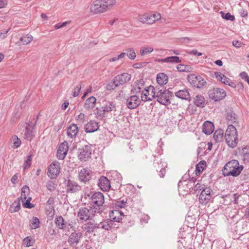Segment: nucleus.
Masks as SVG:
<instances>
[{"label": "nucleus", "instance_id": "obj_1", "mask_svg": "<svg viewBox=\"0 0 249 249\" xmlns=\"http://www.w3.org/2000/svg\"><path fill=\"white\" fill-rule=\"evenodd\" d=\"M149 89H152L154 99L157 98V101L160 104L167 105L170 104V98L172 96V92L164 88L154 87L150 86Z\"/></svg>", "mask_w": 249, "mask_h": 249}, {"label": "nucleus", "instance_id": "obj_2", "mask_svg": "<svg viewBox=\"0 0 249 249\" xmlns=\"http://www.w3.org/2000/svg\"><path fill=\"white\" fill-rule=\"evenodd\" d=\"M225 140L227 145L231 148L237 146L238 136L236 128L232 124L228 125L225 134Z\"/></svg>", "mask_w": 249, "mask_h": 249}, {"label": "nucleus", "instance_id": "obj_3", "mask_svg": "<svg viewBox=\"0 0 249 249\" xmlns=\"http://www.w3.org/2000/svg\"><path fill=\"white\" fill-rule=\"evenodd\" d=\"M242 169L243 167L239 166V162L237 160H232L226 164L222 172L224 176L236 177L240 174Z\"/></svg>", "mask_w": 249, "mask_h": 249}, {"label": "nucleus", "instance_id": "obj_4", "mask_svg": "<svg viewBox=\"0 0 249 249\" xmlns=\"http://www.w3.org/2000/svg\"><path fill=\"white\" fill-rule=\"evenodd\" d=\"M88 196L90 197V205L93 206V208L97 209L99 213L102 212L101 208L105 202L103 194L99 192H91Z\"/></svg>", "mask_w": 249, "mask_h": 249}, {"label": "nucleus", "instance_id": "obj_5", "mask_svg": "<svg viewBox=\"0 0 249 249\" xmlns=\"http://www.w3.org/2000/svg\"><path fill=\"white\" fill-rule=\"evenodd\" d=\"M116 104L114 102L105 101L102 107L96 108L95 114L98 117L103 118L106 113L116 111Z\"/></svg>", "mask_w": 249, "mask_h": 249}, {"label": "nucleus", "instance_id": "obj_6", "mask_svg": "<svg viewBox=\"0 0 249 249\" xmlns=\"http://www.w3.org/2000/svg\"><path fill=\"white\" fill-rule=\"evenodd\" d=\"M96 213H99L98 211L92 207H90L89 209L80 208L77 213V217L80 220L86 221L91 219Z\"/></svg>", "mask_w": 249, "mask_h": 249}, {"label": "nucleus", "instance_id": "obj_7", "mask_svg": "<svg viewBox=\"0 0 249 249\" xmlns=\"http://www.w3.org/2000/svg\"><path fill=\"white\" fill-rule=\"evenodd\" d=\"M160 14L158 13H145L140 15L138 17V20L143 23L151 24L155 21L160 19Z\"/></svg>", "mask_w": 249, "mask_h": 249}, {"label": "nucleus", "instance_id": "obj_8", "mask_svg": "<svg viewBox=\"0 0 249 249\" xmlns=\"http://www.w3.org/2000/svg\"><path fill=\"white\" fill-rule=\"evenodd\" d=\"M208 94L211 99L218 101L223 99L226 97V92L223 89L216 88L210 90Z\"/></svg>", "mask_w": 249, "mask_h": 249}, {"label": "nucleus", "instance_id": "obj_9", "mask_svg": "<svg viewBox=\"0 0 249 249\" xmlns=\"http://www.w3.org/2000/svg\"><path fill=\"white\" fill-rule=\"evenodd\" d=\"M131 78V75L128 73H123L116 76L113 80V85L114 88L123 85L129 82Z\"/></svg>", "mask_w": 249, "mask_h": 249}, {"label": "nucleus", "instance_id": "obj_10", "mask_svg": "<svg viewBox=\"0 0 249 249\" xmlns=\"http://www.w3.org/2000/svg\"><path fill=\"white\" fill-rule=\"evenodd\" d=\"M188 81L194 87L202 88L206 84V81L200 76L190 74L187 77Z\"/></svg>", "mask_w": 249, "mask_h": 249}, {"label": "nucleus", "instance_id": "obj_11", "mask_svg": "<svg viewBox=\"0 0 249 249\" xmlns=\"http://www.w3.org/2000/svg\"><path fill=\"white\" fill-rule=\"evenodd\" d=\"M213 191L210 187L203 189L199 196V201L202 205H206L212 198Z\"/></svg>", "mask_w": 249, "mask_h": 249}, {"label": "nucleus", "instance_id": "obj_12", "mask_svg": "<svg viewBox=\"0 0 249 249\" xmlns=\"http://www.w3.org/2000/svg\"><path fill=\"white\" fill-rule=\"evenodd\" d=\"M65 184L67 193H75L82 190L81 187L77 182L70 178L65 180Z\"/></svg>", "mask_w": 249, "mask_h": 249}, {"label": "nucleus", "instance_id": "obj_13", "mask_svg": "<svg viewBox=\"0 0 249 249\" xmlns=\"http://www.w3.org/2000/svg\"><path fill=\"white\" fill-rule=\"evenodd\" d=\"M60 163L57 161H54L49 166L47 175L51 178H55L60 173Z\"/></svg>", "mask_w": 249, "mask_h": 249}, {"label": "nucleus", "instance_id": "obj_14", "mask_svg": "<svg viewBox=\"0 0 249 249\" xmlns=\"http://www.w3.org/2000/svg\"><path fill=\"white\" fill-rule=\"evenodd\" d=\"M90 145H85L79 149L78 157L81 161H86L90 158L91 154Z\"/></svg>", "mask_w": 249, "mask_h": 249}, {"label": "nucleus", "instance_id": "obj_15", "mask_svg": "<svg viewBox=\"0 0 249 249\" xmlns=\"http://www.w3.org/2000/svg\"><path fill=\"white\" fill-rule=\"evenodd\" d=\"M92 176V172L86 168H82L78 173V179L80 182L87 183L89 182Z\"/></svg>", "mask_w": 249, "mask_h": 249}, {"label": "nucleus", "instance_id": "obj_16", "mask_svg": "<svg viewBox=\"0 0 249 249\" xmlns=\"http://www.w3.org/2000/svg\"><path fill=\"white\" fill-rule=\"evenodd\" d=\"M141 100L137 95H132L126 100V106L129 109H132L137 108L141 104Z\"/></svg>", "mask_w": 249, "mask_h": 249}, {"label": "nucleus", "instance_id": "obj_17", "mask_svg": "<svg viewBox=\"0 0 249 249\" xmlns=\"http://www.w3.org/2000/svg\"><path fill=\"white\" fill-rule=\"evenodd\" d=\"M82 236L83 234L81 232H73L69 237L68 243L71 246L75 247L79 243Z\"/></svg>", "mask_w": 249, "mask_h": 249}, {"label": "nucleus", "instance_id": "obj_18", "mask_svg": "<svg viewBox=\"0 0 249 249\" xmlns=\"http://www.w3.org/2000/svg\"><path fill=\"white\" fill-rule=\"evenodd\" d=\"M69 150L68 143L64 142L59 146L57 151V158L60 160L64 159Z\"/></svg>", "mask_w": 249, "mask_h": 249}, {"label": "nucleus", "instance_id": "obj_19", "mask_svg": "<svg viewBox=\"0 0 249 249\" xmlns=\"http://www.w3.org/2000/svg\"><path fill=\"white\" fill-rule=\"evenodd\" d=\"M90 11L94 14L105 12V8L102 7L100 0H96L90 5Z\"/></svg>", "mask_w": 249, "mask_h": 249}, {"label": "nucleus", "instance_id": "obj_20", "mask_svg": "<svg viewBox=\"0 0 249 249\" xmlns=\"http://www.w3.org/2000/svg\"><path fill=\"white\" fill-rule=\"evenodd\" d=\"M214 75L217 79L222 83L232 87H234L235 86V84L232 82L230 78L226 77L221 72L216 71L214 72Z\"/></svg>", "mask_w": 249, "mask_h": 249}, {"label": "nucleus", "instance_id": "obj_21", "mask_svg": "<svg viewBox=\"0 0 249 249\" xmlns=\"http://www.w3.org/2000/svg\"><path fill=\"white\" fill-rule=\"evenodd\" d=\"M110 220L113 222H119L123 216H124V213L119 210H113L109 212Z\"/></svg>", "mask_w": 249, "mask_h": 249}, {"label": "nucleus", "instance_id": "obj_22", "mask_svg": "<svg viewBox=\"0 0 249 249\" xmlns=\"http://www.w3.org/2000/svg\"><path fill=\"white\" fill-rule=\"evenodd\" d=\"M99 125L98 123L94 120H90L85 125V131L86 133H92L98 130Z\"/></svg>", "mask_w": 249, "mask_h": 249}, {"label": "nucleus", "instance_id": "obj_23", "mask_svg": "<svg viewBox=\"0 0 249 249\" xmlns=\"http://www.w3.org/2000/svg\"><path fill=\"white\" fill-rule=\"evenodd\" d=\"M98 186L103 191H107L110 188V181L106 177L102 176L99 179Z\"/></svg>", "mask_w": 249, "mask_h": 249}, {"label": "nucleus", "instance_id": "obj_24", "mask_svg": "<svg viewBox=\"0 0 249 249\" xmlns=\"http://www.w3.org/2000/svg\"><path fill=\"white\" fill-rule=\"evenodd\" d=\"M97 223L89 221L83 226V229L89 233H91L98 228Z\"/></svg>", "mask_w": 249, "mask_h": 249}, {"label": "nucleus", "instance_id": "obj_25", "mask_svg": "<svg viewBox=\"0 0 249 249\" xmlns=\"http://www.w3.org/2000/svg\"><path fill=\"white\" fill-rule=\"evenodd\" d=\"M214 125L213 123L210 121H205L202 126V131L206 135H210L214 130Z\"/></svg>", "mask_w": 249, "mask_h": 249}, {"label": "nucleus", "instance_id": "obj_26", "mask_svg": "<svg viewBox=\"0 0 249 249\" xmlns=\"http://www.w3.org/2000/svg\"><path fill=\"white\" fill-rule=\"evenodd\" d=\"M96 103V98L94 96H91L86 100L84 107L86 109H91L95 107Z\"/></svg>", "mask_w": 249, "mask_h": 249}, {"label": "nucleus", "instance_id": "obj_27", "mask_svg": "<svg viewBox=\"0 0 249 249\" xmlns=\"http://www.w3.org/2000/svg\"><path fill=\"white\" fill-rule=\"evenodd\" d=\"M33 37L31 35L27 34L20 37L19 41L16 43V44L18 46L27 45L33 40Z\"/></svg>", "mask_w": 249, "mask_h": 249}, {"label": "nucleus", "instance_id": "obj_28", "mask_svg": "<svg viewBox=\"0 0 249 249\" xmlns=\"http://www.w3.org/2000/svg\"><path fill=\"white\" fill-rule=\"evenodd\" d=\"M78 132V128L77 125L74 124H71L68 128L67 135L71 138L75 137Z\"/></svg>", "mask_w": 249, "mask_h": 249}, {"label": "nucleus", "instance_id": "obj_29", "mask_svg": "<svg viewBox=\"0 0 249 249\" xmlns=\"http://www.w3.org/2000/svg\"><path fill=\"white\" fill-rule=\"evenodd\" d=\"M56 226L61 230H64L67 228V223L62 216H56L55 218Z\"/></svg>", "mask_w": 249, "mask_h": 249}, {"label": "nucleus", "instance_id": "obj_30", "mask_svg": "<svg viewBox=\"0 0 249 249\" xmlns=\"http://www.w3.org/2000/svg\"><path fill=\"white\" fill-rule=\"evenodd\" d=\"M168 81L167 75L164 73H160L157 75V82L160 86L166 84Z\"/></svg>", "mask_w": 249, "mask_h": 249}, {"label": "nucleus", "instance_id": "obj_31", "mask_svg": "<svg viewBox=\"0 0 249 249\" xmlns=\"http://www.w3.org/2000/svg\"><path fill=\"white\" fill-rule=\"evenodd\" d=\"M144 83L142 80H140L135 82L131 89L132 92L136 93H140L141 90L143 88Z\"/></svg>", "mask_w": 249, "mask_h": 249}, {"label": "nucleus", "instance_id": "obj_32", "mask_svg": "<svg viewBox=\"0 0 249 249\" xmlns=\"http://www.w3.org/2000/svg\"><path fill=\"white\" fill-rule=\"evenodd\" d=\"M98 229L102 228L105 230H109L112 228L113 223L110 220H106L97 224Z\"/></svg>", "mask_w": 249, "mask_h": 249}, {"label": "nucleus", "instance_id": "obj_33", "mask_svg": "<svg viewBox=\"0 0 249 249\" xmlns=\"http://www.w3.org/2000/svg\"><path fill=\"white\" fill-rule=\"evenodd\" d=\"M102 7L105 8V12L109 10L116 3L115 0H100Z\"/></svg>", "mask_w": 249, "mask_h": 249}, {"label": "nucleus", "instance_id": "obj_34", "mask_svg": "<svg viewBox=\"0 0 249 249\" xmlns=\"http://www.w3.org/2000/svg\"><path fill=\"white\" fill-rule=\"evenodd\" d=\"M175 95L182 99L188 100L190 99V94L186 89L178 90L176 92Z\"/></svg>", "mask_w": 249, "mask_h": 249}, {"label": "nucleus", "instance_id": "obj_35", "mask_svg": "<svg viewBox=\"0 0 249 249\" xmlns=\"http://www.w3.org/2000/svg\"><path fill=\"white\" fill-rule=\"evenodd\" d=\"M194 103L197 107H203L205 106V98L203 96L198 95L194 99Z\"/></svg>", "mask_w": 249, "mask_h": 249}, {"label": "nucleus", "instance_id": "obj_36", "mask_svg": "<svg viewBox=\"0 0 249 249\" xmlns=\"http://www.w3.org/2000/svg\"><path fill=\"white\" fill-rule=\"evenodd\" d=\"M224 131L222 129L216 130L213 134V139L216 142H221L223 140Z\"/></svg>", "mask_w": 249, "mask_h": 249}, {"label": "nucleus", "instance_id": "obj_37", "mask_svg": "<svg viewBox=\"0 0 249 249\" xmlns=\"http://www.w3.org/2000/svg\"><path fill=\"white\" fill-rule=\"evenodd\" d=\"M226 119L229 123H235L237 120V116L232 111L227 112Z\"/></svg>", "mask_w": 249, "mask_h": 249}, {"label": "nucleus", "instance_id": "obj_38", "mask_svg": "<svg viewBox=\"0 0 249 249\" xmlns=\"http://www.w3.org/2000/svg\"><path fill=\"white\" fill-rule=\"evenodd\" d=\"M162 62H169V63H178L181 62V60L179 57L177 56H172L170 57H167L165 58L162 59L160 61Z\"/></svg>", "mask_w": 249, "mask_h": 249}, {"label": "nucleus", "instance_id": "obj_39", "mask_svg": "<svg viewBox=\"0 0 249 249\" xmlns=\"http://www.w3.org/2000/svg\"><path fill=\"white\" fill-rule=\"evenodd\" d=\"M40 221L36 217H33L30 221V227L31 229H36L39 227Z\"/></svg>", "mask_w": 249, "mask_h": 249}, {"label": "nucleus", "instance_id": "obj_40", "mask_svg": "<svg viewBox=\"0 0 249 249\" xmlns=\"http://www.w3.org/2000/svg\"><path fill=\"white\" fill-rule=\"evenodd\" d=\"M206 166V162L205 161H201L196 165V174H200L204 170Z\"/></svg>", "mask_w": 249, "mask_h": 249}, {"label": "nucleus", "instance_id": "obj_41", "mask_svg": "<svg viewBox=\"0 0 249 249\" xmlns=\"http://www.w3.org/2000/svg\"><path fill=\"white\" fill-rule=\"evenodd\" d=\"M29 188L26 185L24 186L21 189L20 198L22 201L25 200L27 198V196L29 194Z\"/></svg>", "mask_w": 249, "mask_h": 249}, {"label": "nucleus", "instance_id": "obj_42", "mask_svg": "<svg viewBox=\"0 0 249 249\" xmlns=\"http://www.w3.org/2000/svg\"><path fill=\"white\" fill-rule=\"evenodd\" d=\"M153 50V48L151 47H143L140 50V53L142 56H144L152 53Z\"/></svg>", "mask_w": 249, "mask_h": 249}, {"label": "nucleus", "instance_id": "obj_43", "mask_svg": "<svg viewBox=\"0 0 249 249\" xmlns=\"http://www.w3.org/2000/svg\"><path fill=\"white\" fill-rule=\"evenodd\" d=\"M177 69L180 72H190L191 71V67L189 65L180 64L177 67Z\"/></svg>", "mask_w": 249, "mask_h": 249}, {"label": "nucleus", "instance_id": "obj_44", "mask_svg": "<svg viewBox=\"0 0 249 249\" xmlns=\"http://www.w3.org/2000/svg\"><path fill=\"white\" fill-rule=\"evenodd\" d=\"M147 90H144V92L142 94L141 100L143 102L152 101L154 99L153 94H152L151 96H148L147 94Z\"/></svg>", "mask_w": 249, "mask_h": 249}, {"label": "nucleus", "instance_id": "obj_45", "mask_svg": "<svg viewBox=\"0 0 249 249\" xmlns=\"http://www.w3.org/2000/svg\"><path fill=\"white\" fill-rule=\"evenodd\" d=\"M126 55L128 57V58L131 60H134L136 57V54L135 52V51L133 49L129 48L126 50Z\"/></svg>", "mask_w": 249, "mask_h": 249}, {"label": "nucleus", "instance_id": "obj_46", "mask_svg": "<svg viewBox=\"0 0 249 249\" xmlns=\"http://www.w3.org/2000/svg\"><path fill=\"white\" fill-rule=\"evenodd\" d=\"M20 209V205L19 203L13 204L9 208V212L11 213L18 211Z\"/></svg>", "mask_w": 249, "mask_h": 249}, {"label": "nucleus", "instance_id": "obj_47", "mask_svg": "<svg viewBox=\"0 0 249 249\" xmlns=\"http://www.w3.org/2000/svg\"><path fill=\"white\" fill-rule=\"evenodd\" d=\"M220 14L222 18L226 20L233 21L235 19L234 16L231 15L230 13L225 14L223 12H221Z\"/></svg>", "mask_w": 249, "mask_h": 249}, {"label": "nucleus", "instance_id": "obj_48", "mask_svg": "<svg viewBox=\"0 0 249 249\" xmlns=\"http://www.w3.org/2000/svg\"><path fill=\"white\" fill-rule=\"evenodd\" d=\"M24 131L25 139L31 141L32 139V131L27 126L26 127Z\"/></svg>", "mask_w": 249, "mask_h": 249}, {"label": "nucleus", "instance_id": "obj_49", "mask_svg": "<svg viewBox=\"0 0 249 249\" xmlns=\"http://www.w3.org/2000/svg\"><path fill=\"white\" fill-rule=\"evenodd\" d=\"M32 157L31 155L28 156L27 160L25 161L23 165L24 169H28L30 167L32 163Z\"/></svg>", "mask_w": 249, "mask_h": 249}, {"label": "nucleus", "instance_id": "obj_50", "mask_svg": "<svg viewBox=\"0 0 249 249\" xmlns=\"http://www.w3.org/2000/svg\"><path fill=\"white\" fill-rule=\"evenodd\" d=\"M56 185L53 181H49L46 184V187L48 190L51 192L54 191L55 189Z\"/></svg>", "mask_w": 249, "mask_h": 249}, {"label": "nucleus", "instance_id": "obj_51", "mask_svg": "<svg viewBox=\"0 0 249 249\" xmlns=\"http://www.w3.org/2000/svg\"><path fill=\"white\" fill-rule=\"evenodd\" d=\"M24 244L26 245V247H29L33 246L35 241L32 240L30 237H26L23 240Z\"/></svg>", "mask_w": 249, "mask_h": 249}, {"label": "nucleus", "instance_id": "obj_52", "mask_svg": "<svg viewBox=\"0 0 249 249\" xmlns=\"http://www.w3.org/2000/svg\"><path fill=\"white\" fill-rule=\"evenodd\" d=\"M13 140L14 148H18L20 145L21 141L16 135H15L13 137Z\"/></svg>", "mask_w": 249, "mask_h": 249}, {"label": "nucleus", "instance_id": "obj_53", "mask_svg": "<svg viewBox=\"0 0 249 249\" xmlns=\"http://www.w3.org/2000/svg\"><path fill=\"white\" fill-rule=\"evenodd\" d=\"M207 187H206L204 185L200 183H197L194 188V191L196 192L197 191H202L203 189H205Z\"/></svg>", "mask_w": 249, "mask_h": 249}, {"label": "nucleus", "instance_id": "obj_54", "mask_svg": "<svg viewBox=\"0 0 249 249\" xmlns=\"http://www.w3.org/2000/svg\"><path fill=\"white\" fill-rule=\"evenodd\" d=\"M81 89V86L80 84L77 85L73 89L72 91V96L76 97L78 96Z\"/></svg>", "mask_w": 249, "mask_h": 249}, {"label": "nucleus", "instance_id": "obj_55", "mask_svg": "<svg viewBox=\"0 0 249 249\" xmlns=\"http://www.w3.org/2000/svg\"><path fill=\"white\" fill-rule=\"evenodd\" d=\"M86 115L85 114L80 113L76 117V121L78 123L83 124L85 121Z\"/></svg>", "mask_w": 249, "mask_h": 249}, {"label": "nucleus", "instance_id": "obj_56", "mask_svg": "<svg viewBox=\"0 0 249 249\" xmlns=\"http://www.w3.org/2000/svg\"><path fill=\"white\" fill-rule=\"evenodd\" d=\"M126 205V201L124 200L121 201H117L115 202V205L116 208H124Z\"/></svg>", "mask_w": 249, "mask_h": 249}, {"label": "nucleus", "instance_id": "obj_57", "mask_svg": "<svg viewBox=\"0 0 249 249\" xmlns=\"http://www.w3.org/2000/svg\"><path fill=\"white\" fill-rule=\"evenodd\" d=\"M26 201L25 202L23 203V206L25 208H29L31 209L33 207V205L30 203V201L31 200V197H28L27 198H26Z\"/></svg>", "mask_w": 249, "mask_h": 249}, {"label": "nucleus", "instance_id": "obj_58", "mask_svg": "<svg viewBox=\"0 0 249 249\" xmlns=\"http://www.w3.org/2000/svg\"><path fill=\"white\" fill-rule=\"evenodd\" d=\"M239 13L240 16L243 18H246L247 17L248 15V12L247 10L241 8L239 10Z\"/></svg>", "mask_w": 249, "mask_h": 249}, {"label": "nucleus", "instance_id": "obj_59", "mask_svg": "<svg viewBox=\"0 0 249 249\" xmlns=\"http://www.w3.org/2000/svg\"><path fill=\"white\" fill-rule=\"evenodd\" d=\"M243 43L238 40H233L232 41V45L233 46L236 48H239L241 47Z\"/></svg>", "mask_w": 249, "mask_h": 249}, {"label": "nucleus", "instance_id": "obj_60", "mask_svg": "<svg viewBox=\"0 0 249 249\" xmlns=\"http://www.w3.org/2000/svg\"><path fill=\"white\" fill-rule=\"evenodd\" d=\"M7 4V0H0V9L4 8Z\"/></svg>", "mask_w": 249, "mask_h": 249}, {"label": "nucleus", "instance_id": "obj_61", "mask_svg": "<svg viewBox=\"0 0 249 249\" xmlns=\"http://www.w3.org/2000/svg\"><path fill=\"white\" fill-rule=\"evenodd\" d=\"M243 158L244 161L249 162V153H244L243 155Z\"/></svg>", "mask_w": 249, "mask_h": 249}, {"label": "nucleus", "instance_id": "obj_62", "mask_svg": "<svg viewBox=\"0 0 249 249\" xmlns=\"http://www.w3.org/2000/svg\"><path fill=\"white\" fill-rule=\"evenodd\" d=\"M9 30H7L3 32L0 33V39H3L5 38L7 36V34Z\"/></svg>", "mask_w": 249, "mask_h": 249}, {"label": "nucleus", "instance_id": "obj_63", "mask_svg": "<svg viewBox=\"0 0 249 249\" xmlns=\"http://www.w3.org/2000/svg\"><path fill=\"white\" fill-rule=\"evenodd\" d=\"M188 53L189 54H191L197 55V56H201V55H202V53L198 52L196 50V49L192 50L191 51H190Z\"/></svg>", "mask_w": 249, "mask_h": 249}, {"label": "nucleus", "instance_id": "obj_64", "mask_svg": "<svg viewBox=\"0 0 249 249\" xmlns=\"http://www.w3.org/2000/svg\"><path fill=\"white\" fill-rule=\"evenodd\" d=\"M165 172L166 171L165 168L164 167H162L160 170V171L159 176H160V177H164Z\"/></svg>", "mask_w": 249, "mask_h": 249}]
</instances>
